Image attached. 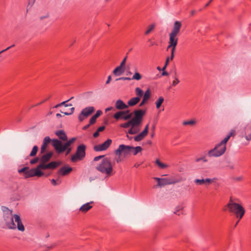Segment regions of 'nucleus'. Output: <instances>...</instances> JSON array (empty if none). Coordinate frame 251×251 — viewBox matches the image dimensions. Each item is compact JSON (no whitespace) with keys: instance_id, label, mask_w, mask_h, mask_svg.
<instances>
[{"instance_id":"obj_1","label":"nucleus","mask_w":251,"mask_h":251,"mask_svg":"<svg viewBox=\"0 0 251 251\" xmlns=\"http://www.w3.org/2000/svg\"><path fill=\"white\" fill-rule=\"evenodd\" d=\"M76 139V138L75 137H73L64 144H63L61 141L57 139L51 140L49 136H46L43 140V144L41 148V153L45 152L48 144L51 141L52 146L58 153H62L66 151V154H68L72 151V148H70V146Z\"/></svg>"},{"instance_id":"obj_2","label":"nucleus","mask_w":251,"mask_h":251,"mask_svg":"<svg viewBox=\"0 0 251 251\" xmlns=\"http://www.w3.org/2000/svg\"><path fill=\"white\" fill-rule=\"evenodd\" d=\"M236 135L234 129H231L227 136L215 147L208 151L207 155L209 157H217L223 155L226 151V144L231 137H234Z\"/></svg>"},{"instance_id":"obj_3","label":"nucleus","mask_w":251,"mask_h":251,"mask_svg":"<svg viewBox=\"0 0 251 251\" xmlns=\"http://www.w3.org/2000/svg\"><path fill=\"white\" fill-rule=\"evenodd\" d=\"M181 23L179 21H176L171 32L169 34V45L167 47V50L171 48V54L170 59L172 60L174 58V52L176 50V47L177 45L178 34L181 27Z\"/></svg>"},{"instance_id":"obj_4","label":"nucleus","mask_w":251,"mask_h":251,"mask_svg":"<svg viewBox=\"0 0 251 251\" xmlns=\"http://www.w3.org/2000/svg\"><path fill=\"white\" fill-rule=\"evenodd\" d=\"M52 154V152L44 154L40 158L41 163L36 168L31 169L30 173H43L42 170L53 169L57 168L59 165V163L57 161H52L46 164V163L50 160Z\"/></svg>"},{"instance_id":"obj_5","label":"nucleus","mask_w":251,"mask_h":251,"mask_svg":"<svg viewBox=\"0 0 251 251\" xmlns=\"http://www.w3.org/2000/svg\"><path fill=\"white\" fill-rule=\"evenodd\" d=\"M226 207L228 208V211L235 215L236 218L239 220L242 219L246 212L243 206L241 204L234 202L231 197Z\"/></svg>"},{"instance_id":"obj_6","label":"nucleus","mask_w":251,"mask_h":251,"mask_svg":"<svg viewBox=\"0 0 251 251\" xmlns=\"http://www.w3.org/2000/svg\"><path fill=\"white\" fill-rule=\"evenodd\" d=\"M97 170L101 173H112L113 165L109 158H105L96 167Z\"/></svg>"},{"instance_id":"obj_7","label":"nucleus","mask_w":251,"mask_h":251,"mask_svg":"<svg viewBox=\"0 0 251 251\" xmlns=\"http://www.w3.org/2000/svg\"><path fill=\"white\" fill-rule=\"evenodd\" d=\"M86 147L84 144L79 145L76 149L75 153L71 157V161L75 162L78 160H82L86 155Z\"/></svg>"},{"instance_id":"obj_8","label":"nucleus","mask_w":251,"mask_h":251,"mask_svg":"<svg viewBox=\"0 0 251 251\" xmlns=\"http://www.w3.org/2000/svg\"><path fill=\"white\" fill-rule=\"evenodd\" d=\"M146 113V110L137 109L133 111L134 117L131 119L137 126H139L143 120V118Z\"/></svg>"},{"instance_id":"obj_9","label":"nucleus","mask_w":251,"mask_h":251,"mask_svg":"<svg viewBox=\"0 0 251 251\" xmlns=\"http://www.w3.org/2000/svg\"><path fill=\"white\" fill-rule=\"evenodd\" d=\"M154 179L157 180V185L160 186L167 184H174L181 181V178L179 177L163 178L155 177Z\"/></svg>"},{"instance_id":"obj_10","label":"nucleus","mask_w":251,"mask_h":251,"mask_svg":"<svg viewBox=\"0 0 251 251\" xmlns=\"http://www.w3.org/2000/svg\"><path fill=\"white\" fill-rule=\"evenodd\" d=\"M93 106H88L83 109L78 116V119L80 122H82L95 111Z\"/></svg>"},{"instance_id":"obj_11","label":"nucleus","mask_w":251,"mask_h":251,"mask_svg":"<svg viewBox=\"0 0 251 251\" xmlns=\"http://www.w3.org/2000/svg\"><path fill=\"white\" fill-rule=\"evenodd\" d=\"M131 146H126L123 144L120 145L119 148L115 151V153L117 155H121L123 153L126 155L132 152Z\"/></svg>"},{"instance_id":"obj_12","label":"nucleus","mask_w":251,"mask_h":251,"mask_svg":"<svg viewBox=\"0 0 251 251\" xmlns=\"http://www.w3.org/2000/svg\"><path fill=\"white\" fill-rule=\"evenodd\" d=\"M112 142L111 139H108L102 144L95 145L94 147V150L96 151H105L110 147Z\"/></svg>"},{"instance_id":"obj_13","label":"nucleus","mask_w":251,"mask_h":251,"mask_svg":"<svg viewBox=\"0 0 251 251\" xmlns=\"http://www.w3.org/2000/svg\"><path fill=\"white\" fill-rule=\"evenodd\" d=\"M132 115L133 113H130L125 115L124 111H119L114 114V115H113V117L117 121L119 120H127L131 118Z\"/></svg>"},{"instance_id":"obj_14","label":"nucleus","mask_w":251,"mask_h":251,"mask_svg":"<svg viewBox=\"0 0 251 251\" xmlns=\"http://www.w3.org/2000/svg\"><path fill=\"white\" fill-rule=\"evenodd\" d=\"M241 136L245 137L248 141L251 140V121L245 127L244 132L241 133Z\"/></svg>"},{"instance_id":"obj_15","label":"nucleus","mask_w":251,"mask_h":251,"mask_svg":"<svg viewBox=\"0 0 251 251\" xmlns=\"http://www.w3.org/2000/svg\"><path fill=\"white\" fill-rule=\"evenodd\" d=\"M149 132V125H146L143 131H142L140 134L134 137V140L136 142H139L143 139L146 137Z\"/></svg>"},{"instance_id":"obj_16","label":"nucleus","mask_w":251,"mask_h":251,"mask_svg":"<svg viewBox=\"0 0 251 251\" xmlns=\"http://www.w3.org/2000/svg\"><path fill=\"white\" fill-rule=\"evenodd\" d=\"M12 211H10V215L9 216H7V218L9 220V222L7 221V219H5L6 224L7 227L9 229H16V226L15 224L13 221V217L11 215Z\"/></svg>"},{"instance_id":"obj_17","label":"nucleus","mask_w":251,"mask_h":251,"mask_svg":"<svg viewBox=\"0 0 251 251\" xmlns=\"http://www.w3.org/2000/svg\"><path fill=\"white\" fill-rule=\"evenodd\" d=\"M15 221L17 223V228L19 230L24 231L25 230V227L22 222L20 216L17 214L14 215Z\"/></svg>"},{"instance_id":"obj_18","label":"nucleus","mask_w":251,"mask_h":251,"mask_svg":"<svg viewBox=\"0 0 251 251\" xmlns=\"http://www.w3.org/2000/svg\"><path fill=\"white\" fill-rule=\"evenodd\" d=\"M93 203V201H91L82 205L79 208V211L82 213H86L92 208L93 206L91 204Z\"/></svg>"},{"instance_id":"obj_19","label":"nucleus","mask_w":251,"mask_h":251,"mask_svg":"<svg viewBox=\"0 0 251 251\" xmlns=\"http://www.w3.org/2000/svg\"><path fill=\"white\" fill-rule=\"evenodd\" d=\"M57 177L55 179L53 178L51 180V183L53 185H58L61 182V177L65 176L68 174H57Z\"/></svg>"},{"instance_id":"obj_20","label":"nucleus","mask_w":251,"mask_h":251,"mask_svg":"<svg viewBox=\"0 0 251 251\" xmlns=\"http://www.w3.org/2000/svg\"><path fill=\"white\" fill-rule=\"evenodd\" d=\"M115 107L119 110H123L128 108V106L121 100H117L115 103Z\"/></svg>"},{"instance_id":"obj_21","label":"nucleus","mask_w":251,"mask_h":251,"mask_svg":"<svg viewBox=\"0 0 251 251\" xmlns=\"http://www.w3.org/2000/svg\"><path fill=\"white\" fill-rule=\"evenodd\" d=\"M55 133L58 137V138L62 141H66L67 140V136L64 130H57L55 132Z\"/></svg>"},{"instance_id":"obj_22","label":"nucleus","mask_w":251,"mask_h":251,"mask_svg":"<svg viewBox=\"0 0 251 251\" xmlns=\"http://www.w3.org/2000/svg\"><path fill=\"white\" fill-rule=\"evenodd\" d=\"M125 68L119 65L113 71V74L115 76H119L122 75L125 72Z\"/></svg>"},{"instance_id":"obj_23","label":"nucleus","mask_w":251,"mask_h":251,"mask_svg":"<svg viewBox=\"0 0 251 251\" xmlns=\"http://www.w3.org/2000/svg\"><path fill=\"white\" fill-rule=\"evenodd\" d=\"M46 174H23L24 178H27L33 176L41 177L44 176ZM46 177H48L50 174H46Z\"/></svg>"},{"instance_id":"obj_24","label":"nucleus","mask_w":251,"mask_h":251,"mask_svg":"<svg viewBox=\"0 0 251 251\" xmlns=\"http://www.w3.org/2000/svg\"><path fill=\"white\" fill-rule=\"evenodd\" d=\"M140 100L139 97H134L128 100L127 103L129 106H133L137 104Z\"/></svg>"},{"instance_id":"obj_25","label":"nucleus","mask_w":251,"mask_h":251,"mask_svg":"<svg viewBox=\"0 0 251 251\" xmlns=\"http://www.w3.org/2000/svg\"><path fill=\"white\" fill-rule=\"evenodd\" d=\"M73 168L68 165H65L61 168L57 173H71Z\"/></svg>"},{"instance_id":"obj_26","label":"nucleus","mask_w":251,"mask_h":251,"mask_svg":"<svg viewBox=\"0 0 251 251\" xmlns=\"http://www.w3.org/2000/svg\"><path fill=\"white\" fill-rule=\"evenodd\" d=\"M132 126V127H135L136 126L134 123V122L132 121V120L131 119L129 121H128L127 122L122 124L120 125V126L123 128H127L129 127L130 126Z\"/></svg>"},{"instance_id":"obj_27","label":"nucleus","mask_w":251,"mask_h":251,"mask_svg":"<svg viewBox=\"0 0 251 251\" xmlns=\"http://www.w3.org/2000/svg\"><path fill=\"white\" fill-rule=\"evenodd\" d=\"M207 156H208L207 152L206 153V152H204V154L202 156L196 158L195 159V161L196 162H199L200 161H202V162L204 163L207 162L208 161V160L206 158Z\"/></svg>"},{"instance_id":"obj_28","label":"nucleus","mask_w":251,"mask_h":251,"mask_svg":"<svg viewBox=\"0 0 251 251\" xmlns=\"http://www.w3.org/2000/svg\"><path fill=\"white\" fill-rule=\"evenodd\" d=\"M230 179L232 182H237L242 181L244 179V177L242 176H232Z\"/></svg>"},{"instance_id":"obj_29","label":"nucleus","mask_w":251,"mask_h":251,"mask_svg":"<svg viewBox=\"0 0 251 251\" xmlns=\"http://www.w3.org/2000/svg\"><path fill=\"white\" fill-rule=\"evenodd\" d=\"M164 100V99L163 97H160L155 102L156 107L157 109H159L162 103Z\"/></svg>"},{"instance_id":"obj_30","label":"nucleus","mask_w":251,"mask_h":251,"mask_svg":"<svg viewBox=\"0 0 251 251\" xmlns=\"http://www.w3.org/2000/svg\"><path fill=\"white\" fill-rule=\"evenodd\" d=\"M132 152L134 155H136L138 153L141 152L142 150V149L140 146H137L136 147H133L131 146Z\"/></svg>"},{"instance_id":"obj_31","label":"nucleus","mask_w":251,"mask_h":251,"mask_svg":"<svg viewBox=\"0 0 251 251\" xmlns=\"http://www.w3.org/2000/svg\"><path fill=\"white\" fill-rule=\"evenodd\" d=\"M143 100L148 101L151 97V91L150 89H147L144 94L143 95Z\"/></svg>"},{"instance_id":"obj_32","label":"nucleus","mask_w":251,"mask_h":251,"mask_svg":"<svg viewBox=\"0 0 251 251\" xmlns=\"http://www.w3.org/2000/svg\"><path fill=\"white\" fill-rule=\"evenodd\" d=\"M156 164L161 169H165L168 167V165L166 164L161 162L159 159H156L155 161Z\"/></svg>"},{"instance_id":"obj_33","label":"nucleus","mask_w":251,"mask_h":251,"mask_svg":"<svg viewBox=\"0 0 251 251\" xmlns=\"http://www.w3.org/2000/svg\"><path fill=\"white\" fill-rule=\"evenodd\" d=\"M135 93L137 95L136 97H139V98H141L144 94L143 91L139 87H137L135 88Z\"/></svg>"},{"instance_id":"obj_34","label":"nucleus","mask_w":251,"mask_h":251,"mask_svg":"<svg viewBox=\"0 0 251 251\" xmlns=\"http://www.w3.org/2000/svg\"><path fill=\"white\" fill-rule=\"evenodd\" d=\"M38 151V147L37 146H34L33 147L30 153L29 156H30V157L35 156L36 155Z\"/></svg>"},{"instance_id":"obj_35","label":"nucleus","mask_w":251,"mask_h":251,"mask_svg":"<svg viewBox=\"0 0 251 251\" xmlns=\"http://www.w3.org/2000/svg\"><path fill=\"white\" fill-rule=\"evenodd\" d=\"M142 75L139 73L136 72L131 77V79L139 80L142 78Z\"/></svg>"},{"instance_id":"obj_36","label":"nucleus","mask_w":251,"mask_h":251,"mask_svg":"<svg viewBox=\"0 0 251 251\" xmlns=\"http://www.w3.org/2000/svg\"><path fill=\"white\" fill-rule=\"evenodd\" d=\"M31 171V169L29 170V167H24L21 169H18V173H30Z\"/></svg>"},{"instance_id":"obj_37","label":"nucleus","mask_w":251,"mask_h":251,"mask_svg":"<svg viewBox=\"0 0 251 251\" xmlns=\"http://www.w3.org/2000/svg\"><path fill=\"white\" fill-rule=\"evenodd\" d=\"M73 98V97H72L71 98L68 100H67L63 101L60 103H58V104L55 105L53 107V108H57L60 107L61 106H63V105H64L65 107V104H67V102H68L70 100H71Z\"/></svg>"},{"instance_id":"obj_38","label":"nucleus","mask_w":251,"mask_h":251,"mask_svg":"<svg viewBox=\"0 0 251 251\" xmlns=\"http://www.w3.org/2000/svg\"><path fill=\"white\" fill-rule=\"evenodd\" d=\"M196 124V121L194 120H190V121H184L183 122L182 125L183 126H187V125H194Z\"/></svg>"},{"instance_id":"obj_39","label":"nucleus","mask_w":251,"mask_h":251,"mask_svg":"<svg viewBox=\"0 0 251 251\" xmlns=\"http://www.w3.org/2000/svg\"><path fill=\"white\" fill-rule=\"evenodd\" d=\"M155 27V25L153 24L150 25L148 27L146 31L145 32V35L149 34L151 32Z\"/></svg>"},{"instance_id":"obj_40","label":"nucleus","mask_w":251,"mask_h":251,"mask_svg":"<svg viewBox=\"0 0 251 251\" xmlns=\"http://www.w3.org/2000/svg\"><path fill=\"white\" fill-rule=\"evenodd\" d=\"M216 180H217L216 178H213L212 179H211V178L204 179L205 185H209V184H210L212 182H215L216 181Z\"/></svg>"},{"instance_id":"obj_41","label":"nucleus","mask_w":251,"mask_h":251,"mask_svg":"<svg viewBox=\"0 0 251 251\" xmlns=\"http://www.w3.org/2000/svg\"><path fill=\"white\" fill-rule=\"evenodd\" d=\"M74 111H75V108L74 107H72L70 109V111L69 112H63L62 110H60V112L61 113L64 114L65 115H71V114L74 113Z\"/></svg>"},{"instance_id":"obj_42","label":"nucleus","mask_w":251,"mask_h":251,"mask_svg":"<svg viewBox=\"0 0 251 251\" xmlns=\"http://www.w3.org/2000/svg\"><path fill=\"white\" fill-rule=\"evenodd\" d=\"M195 182L198 185L205 184L204 179H196L195 180Z\"/></svg>"},{"instance_id":"obj_43","label":"nucleus","mask_w":251,"mask_h":251,"mask_svg":"<svg viewBox=\"0 0 251 251\" xmlns=\"http://www.w3.org/2000/svg\"><path fill=\"white\" fill-rule=\"evenodd\" d=\"M134 127H131L128 131V133L129 134H135L138 132V130L136 129L135 128H133Z\"/></svg>"},{"instance_id":"obj_44","label":"nucleus","mask_w":251,"mask_h":251,"mask_svg":"<svg viewBox=\"0 0 251 251\" xmlns=\"http://www.w3.org/2000/svg\"><path fill=\"white\" fill-rule=\"evenodd\" d=\"M97 118L93 116L89 120L90 125H93L96 122Z\"/></svg>"},{"instance_id":"obj_45","label":"nucleus","mask_w":251,"mask_h":251,"mask_svg":"<svg viewBox=\"0 0 251 251\" xmlns=\"http://www.w3.org/2000/svg\"><path fill=\"white\" fill-rule=\"evenodd\" d=\"M39 161V158L38 157H36L34 158L31 159L30 161V163L31 164H34L37 163Z\"/></svg>"},{"instance_id":"obj_46","label":"nucleus","mask_w":251,"mask_h":251,"mask_svg":"<svg viewBox=\"0 0 251 251\" xmlns=\"http://www.w3.org/2000/svg\"><path fill=\"white\" fill-rule=\"evenodd\" d=\"M179 82L180 81H179L178 77H175V80L172 82V86H176Z\"/></svg>"},{"instance_id":"obj_47","label":"nucleus","mask_w":251,"mask_h":251,"mask_svg":"<svg viewBox=\"0 0 251 251\" xmlns=\"http://www.w3.org/2000/svg\"><path fill=\"white\" fill-rule=\"evenodd\" d=\"M131 80V78L130 77H119L118 78H117L116 79V81H118V80Z\"/></svg>"},{"instance_id":"obj_48","label":"nucleus","mask_w":251,"mask_h":251,"mask_svg":"<svg viewBox=\"0 0 251 251\" xmlns=\"http://www.w3.org/2000/svg\"><path fill=\"white\" fill-rule=\"evenodd\" d=\"M127 56H126L124 59L123 60H122V61L121 62L120 66L124 67V68H125V64H126V59H127Z\"/></svg>"},{"instance_id":"obj_49","label":"nucleus","mask_w":251,"mask_h":251,"mask_svg":"<svg viewBox=\"0 0 251 251\" xmlns=\"http://www.w3.org/2000/svg\"><path fill=\"white\" fill-rule=\"evenodd\" d=\"M102 114V112L100 110H98L96 114L95 115H94L93 116L94 117H95L97 119L100 116L101 114Z\"/></svg>"},{"instance_id":"obj_50","label":"nucleus","mask_w":251,"mask_h":251,"mask_svg":"<svg viewBox=\"0 0 251 251\" xmlns=\"http://www.w3.org/2000/svg\"><path fill=\"white\" fill-rule=\"evenodd\" d=\"M148 42L150 43V46L151 47L154 45L157 46V44L155 42H152L151 39H148Z\"/></svg>"},{"instance_id":"obj_51","label":"nucleus","mask_w":251,"mask_h":251,"mask_svg":"<svg viewBox=\"0 0 251 251\" xmlns=\"http://www.w3.org/2000/svg\"><path fill=\"white\" fill-rule=\"evenodd\" d=\"M14 46H15V45H14V44H13V45H11V46H9V47H7L6 49H4V50H2L0 51V54H1V53H2V52H5V51H6V50H9L10 49H11V48L14 47Z\"/></svg>"},{"instance_id":"obj_52","label":"nucleus","mask_w":251,"mask_h":251,"mask_svg":"<svg viewBox=\"0 0 251 251\" xmlns=\"http://www.w3.org/2000/svg\"><path fill=\"white\" fill-rule=\"evenodd\" d=\"M104 156V155H100V156H96V157H94V161H97L99 160L100 159L103 158Z\"/></svg>"},{"instance_id":"obj_53","label":"nucleus","mask_w":251,"mask_h":251,"mask_svg":"<svg viewBox=\"0 0 251 251\" xmlns=\"http://www.w3.org/2000/svg\"><path fill=\"white\" fill-rule=\"evenodd\" d=\"M121 161V156L120 155H118V157H115L114 160V163L116 161V162L117 163H119L120 161Z\"/></svg>"},{"instance_id":"obj_54","label":"nucleus","mask_w":251,"mask_h":251,"mask_svg":"<svg viewBox=\"0 0 251 251\" xmlns=\"http://www.w3.org/2000/svg\"><path fill=\"white\" fill-rule=\"evenodd\" d=\"M105 126H100L99 127L98 129H97V131L100 132H101L102 131H103L105 129Z\"/></svg>"},{"instance_id":"obj_55","label":"nucleus","mask_w":251,"mask_h":251,"mask_svg":"<svg viewBox=\"0 0 251 251\" xmlns=\"http://www.w3.org/2000/svg\"><path fill=\"white\" fill-rule=\"evenodd\" d=\"M90 126L91 125H90V124L86 125L82 127V129L83 130H86L90 127Z\"/></svg>"},{"instance_id":"obj_56","label":"nucleus","mask_w":251,"mask_h":251,"mask_svg":"<svg viewBox=\"0 0 251 251\" xmlns=\"http://www.w3.org/2000/svg\"><path fill=\"white\" fill-rule=\"evenodd\" d=\"M100 134L99 132L97 130L96 132H95L93 134V137L94 138H97L99 136Z\"/></svg>"},{"instance_id":"obj_57","label":"nucleus","mask_w":251,"mask_h":251,"mask_svg":"<svg viewBox=\"0 0 251 251\" xmlns=\"http://www.w3.org/2000/svg\"><path fill=\"white\" fill-rule=\"evenodd\" d=\"M111 75H109L108 76L107 80V81L106 82V84H107L109 83L111 81Z\"/></svg>"},{"instance_id":"obj_58","label":"nucleus","mask_w":251,"mask_h":251,"mask_svg":"<svg viewBox=\"0 0 251 251\" xmlns=\"http://www.w3.org/2000/svg\"><path fill=\"white\" fill-rule=\"evenodd\" d=\"M147 102V101L145 100H142L141 102L139 104V106H142L144 104H145L146 102Z\"/></svg>"},{"instance_id":"obj_59","label":"nucleus","mask_w":251,"mask_h":251,"mask_svg":"<svg viewBox=\"0 0 251 251\" xmlns=\"http://www.w3.org/2000/svg\"><path fill=\"white\" fill-rule=\"evenodd\" d=\"M168 75H169L168 73L165 71H163L162 73V76Z\"/></svg>"},{"instance_id":"obj_60","label":"nucleus","mask_w":251,"mask_h":251,"mask_svg":"<svg viewBox=\"0 0 251 251\" xmlns=\"http://www.w3.org/2000/svg\"><path fill=\"white\" fill-rule=\"evenodd\" d=\"M170 59V58H169V57L167 58L166 60L165 61V65L166 66H167Z\"/></svg>"},{"instance_id":"obj_61","label":"nucleus","mask_w":251,"mask_h":251,"mask_svg":"<svg viewBox=\"0 0 251 251\" xmlns=\"http://www.w3.org/2000/svg\"><path fill=\"white\" fill-rule=\"evenodd\" d=\"M174 73V75H175L174 77V78H175V77H177V72H176V69H175Z\"/></svg>"},{"instance_id":"obj_62","label":"nucleus","mask_w":251,"mask_h":251,"mask_svg":"<svg viewBox=\"0 0 251 251\" xmlns=\"http://www.w3.org/2000/svg\"><path fill=\"white\" fill-rule=\"evenodd\" d=\"M146 144L151 145L152 144V142L151 140H148L146 142Z\"/></svg>"},{"instance_id":"obj_63","label":"nucleus","mask_w":251,"mask_h":251,"mask_svg":"<svg viewBox=\"0 0 251 251\" xmlns=\"http://www.w3.org/2000/svg\"><path fill=\"white\" fill-rule=\"evenodd\" d=\"M113 108L112 107H108L106 109H105V111L107 112V111H110L111 110H112Z\"/></svg>"},{"instance_id":"obj_64","label":"nucleus","mask_w":251,"mask_h":251,"mask_svg":"<svg viewBox=\"0 0 251 251\" xmlns=\"http://www.w3.org/2000/svg\"><path fill=\"white\" fill-rule=\"evenodd\" d=\"M56 117H57V118H60L62 117V115H61V114H59V113H57V114H56Z\"/></svg>"}]
</instances>
